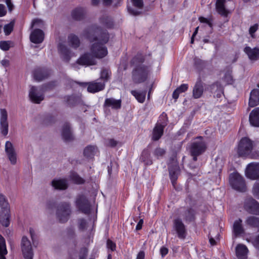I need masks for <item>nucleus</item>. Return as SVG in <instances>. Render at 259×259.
Returning a JSON list of instances; mask_svg holds the SVG:
<instances>
[{
  "label": "nucleus",
  "instance_id": "f257e3e1",
  "mask_svg": "<svg viewBox=\"0 0 259 259\" xmlns=\"http://www.w3.org/2000/svg\"><path fill=\"white\" fill-rule=\"evenodd\" d=\"M83 35L91 42L95 41L90 48L92 55L98 59H102L107 56L108 50L105 44L109 40V34L106 30L93 26L85 30Z\"/></svg>",
  "mask_w": 259,
  "mask_h": 259
},
{
  "label": "nucleus",
  "instance_id": "f03ea898",
  "mask_svg": "<svg viewBox=\"0 0 259 259\" xmlns=\"http://www.w3.org/2000/svg\"><path fill=\"white\" fill-rule=\"evenodd\" d=\"M149 73L148 68L143 64L135 67L132 72V79L135 83L144 82L148 78Z\"/></svg>",
  "mask_w": 259,
  "mask_h": 259
},
{
  "label": "nucleus",
  "instance_id": "7ed1b4c3",
  "mask_svg": "<svg viewBox=\"0 0 259 259\" xmlns=\"http://www.w3.org/2000/svg\"><path fill=\"white\" fill-rule=\"evenodd\" d=\"M253 142L247 137L242 138L238 144L237 153L239 156L246 157L251 152Z\"/></svg>",
  "mask_w": 259,
  "mask_h": 259
},
{
  "label": "nucleus",
  "instance_id": "20e7f679",
  "mask_svg": "<svg viewBox=\"0 0 259 259\" xmlns=\"http://www.w3.org/2000/svg\"><path fill=\"white\" fill-rule=\"evenodd\" d=\"M229 182L232 187L238 191L246 190V185L243 177L238 173H232L230 175Z\"/></svg>",
  "mask_w": 259,
  "mask_h": 259
},
{
  "label": "nucleus",
  "instance_id": "39448f33",
  "mask_svg": "<svg viewBox=\"0 0 259 259\" xmlns=\"http://www.w3.org/2000/svg\"><path fill=\"white\" fill-rule=\"evenodd\" d=\"M21 248L24 259H33L34 252L32 244L28 238L23 236L21 240Z\"/></svg>",
  "mask_w": 259,
  "mask_h": 259
},
{
  "label": "nucleus",
  "instance_id": "423d86ee",
  "mask_svg": "<svg viewBox=\"0 0 259 259\" xmlns=\"http://www.w3.org/2000/svg\"><path fill=\"white\" fill-rule=\"evenodd\" d=\"M206 149V145L202 140L201 137H198L196 141H194L191 145L190 152L193 157V160L196 161L197 157L203 153Z\"/></svg>",
  "mask_w": 259,
  "mask_h": 259
},
{
  "label": "nucleus",
  "instance_id": "0eeeda50",
  "mask_svg": "<svg viewBox=\"0 0 259 259\" xmlns=\"http://www.w3.org/2000/svg\"><path fill=\"white\" fill-rule=\"evenodd\" d=\"M70 213V205L67 203H64L58 206L56 215L59 221L61 223H64L67 221Z\"/></svg>",
  "mask_w": 259,
  "mask_h": 259
},
{
  "label": "nucleus",
  "instance_id": "6e6552de",
  "mask_svg": "<svg viewBox=\"0 0 259 259\" xmlns=\"http://www.w3.org/2000/svg\"><path fill=\"white\" fill-rule=\"evenodd\" d=\"M45 89L31 86L29 92V97L34 103L38 104L44 99Z\"/></svg>",
  "mask_w": 259,
  "mask_h": 259
},
{
  "label": "nucleus",
  "instance_id": "1a4fd4ad",
  "mask_svg": "<svg viewBox=\"0 0 259 259\" xmlns=\"http://www.w3.org/2000/svg\"><path fill=\"white\" fill-rule=\"evenodd\" d=\"M244 207L249 213L259 215V203L253 198H246L244 201Z\"/></svg>",
  "mask_w": 259,
  "mask_h": 259
},
{
  "label": "nucleus",
  "instance_id": "9d476101",
  "mask_svg": "<svg viewBox=\"0 0 259 259\" xmlns=\"http://www.w3.org/2000/svg\"><path fill=\"white\" fill-rule=\"evenodd\" d=\"M0 118V130L2 134L5 136L7 135L9 130L8 121V113L5 109H1Z\"/></svg>",
  "mask_w": 259,
  "mask_h": 259
},
{
  "label": "nucleus",
  "instance_id": "9b49d317",
  "mask_svg": "<svg viewBox=\"0 0 259 259\" xmlns=\"http://www.w3.org/2000/svg\"><path fill=\"white\" fill-rule=\"evenodd\" d=\"M5 150L7 156L12 164H15L17 162V153L13 144L10 141L5 143Z\"/></svg>",
  "mask_w": 259,
  "mask_h": 259
},
{
  "label": "nucleus",
  "instance_id": "f8f14e48",
  "mask_svg": "<svg viewBox=\"0 0 259 259\" xmlns=\"http://www.w3.org/2000/svg\"><path fill=\"white\" fill-rule=\"evenodd\" d=\"M246 177L252 180L259 178V163H251L247 165L246 169Z\"/></svg>",
  "mask_w": 259,
  "mask_h": 259
},
{
  "label": "nucleus",
  "instance_id": "ddd939ff",
  "mask_svg": "<svg viewBox=\"0 0 259 259\" xmlns=\"http://www.w3.org/2000/svg\"><path fill=\"white\" fill-rule=\"evenodd\" d=\"M58 53L62 59L65 61L69 62L73 54L70 50L63 43H59L57 47Z\"/></svg>",
  "mask_w": 259,
  "mask_h": 259
},
{
  "label": "nucleus",
  "instance_id": "4468645a",
  "mask_svg": "<svg viewBox=\"0 0 259 259\" xmlns=\"http://www.w3.org/2000/svg\"><path fill=\"white\" fill-rule=\"evenodd\" d=\"M77 208L85 214H88L90 211V204L86 197L83 195L79 196L76 201Z\"/></svg>",
  "mask_w": 259,
  "mask_h": 259
},
{
  "label": "nucleus",
  "instance_id": "2eb2a0df",
  "mask_svg": "<svg viewBox=\"0 0 259 259\" xmlns=\"http://www.w3.org/2000/svg\"><path fill=\"white\" fill-rule=\"evenodd\" d=\"M174 228L176 231L178 236L181 239H184L186 236L185 226L182 220L176 219L174 221Z\"/></svg>",
  "mask_w": 259,
  "mask_h": 259
},
{
  "label": "nucleus",
  "instance_id": "dca6fc26",
  "mask_svg": "<svg viewBox=\"0 0 259 259\" xmlns=\"http://www.w3.org/2000/svg\"><path fill=\"white\" fill-rule=\"evenodd\" d=\"M77 63L81 65H94L96 64L95 58L91 54L85 53L82 55L77 60Z\"/></svg>",
  "mask_w": 259,
  "mask_h": 259
},
{
  "label": "nucleus",
  "instance_id": "f3484780",
  "mask_svg": "<svg viewBox=\"0 0 259 259\" xmlns=\"http://www.w3.org/2000/svg\"><path fill=\"white\" fill-rule=\"evenodd\" d=\"M166 125V119L161 123H158L155 125L153 131L152 139L154 141H157L162 136L163 130Z\"/></svg>",
  "mask_w": 259,
  "mask_h": 259
},
{
  "label": "nucleus",
  "instance_id": "a211bd4d",
  "mask_svg": "<svg viewBox=\"0 0 259 259\" xmlns=\"http://www.w3.org/2000/svg\"><path fill=\"white\" fill-rule=\"evenodd\" d=\"M204 91L203 82L201 80H198L195 83L192 91V96L194 99L201 98Z\"/></svg>",
  "mask_w": 259,
  "mask_h": 259
},
{
  "label": "nucleus",
  "instance_id": "6ab92c4d",
  "mask_svg": "<svg viewBox=\"0 0 259 259\" xmlns=\"http://www.w3.org/2000/svg\"><path fill=\"white\" fill-rule=\"evenodd\" d=\"M88 91L90 93H95L102 91L105 88V83L98 82L97 80L88 83Z\"/></svg>",
  "mask_w": 259,
  "mask_h": 259
},
{
  "label": "nucleus",
  "instance_id": "aec40b11",
  "mask_svg": "<svg viewBox=\"0 0 259 259\" xmlns=\"http://www.w3.org/2000/svg\"><path fill=\"white\" fill-rule=\"evenodd\" d=\"M30 39L34 44L42 42L44 39V32L39 29H34L30 35Z\"/></svg>",
  "mask_w": 259,
  "mask_h": 259
},
{
  "label": "nucleus",
  "instance_id": "412c9836",
  "mask_svg": "<svg viewBox=\"0 0 259 259\" xmlns=\"http://www.w3.org/2000/svg\"><path fill=\"white\" fill-rule=\"evenodd\" d=\"M244 51L247 55L248 58L251 61H255L259 60V49L257 48H251L246 47Z\"/></svg>",
  "mask_w": 259,
  "mask_h": 259
},
{
  "label": "nucleus",
  "instance_id": "4be33fe9",
  "mask_svg": "<svg viewBox=\"0 0 259 259\" xmlns=\"http://www.w3.org/2000/svg\"><path fill=\"white\" fill-rule=\"evenodd\" d=\"M249 120L251 125L259 127V108H256L251 111Z\"/></svg>",
  "mask_w": 259,
  "mask_h": 259
},
{
  "label": "nucleus",
  "instance_id": "5701e85b",
  "mask_svg": "<svg viewBox=\"0 0 259 259\" xmlns=\"http://www.w3.org/2000/svg\"><path fill=\"white\" fill-rule=\"evenodd\" d=\"M168 168L170 178L172 184L174 185L180 172L179 166L176 162H175L173 165L169 166Z\"/></svg>",
  "mask_w": 259,
  "mask_h": 259
},
{
  "label": "nucleus",
  "instance_id": "b1692460",
  "mask_svg": "<svg viewBox=\"0 0 259 259\" xmlns=\"http://www.w3.org/2000/svg\"><path fill=\"white\" fill-rule=\"evenodd\" d=\"M121 101L116 100L113 98L106 99L104 106L105 107H111L114 109H118L121 108Z\"/></svg>",
  "mask_w": 259,
  "mask_h": 259
},
{
  "label": "nucleus",
  "instance_id": "393cba45",
  "mask_svg": "<svg viewBox=\"0 0 259 259\" xmlns=\"http://www.w3.org/2000/svg\"><path fill=\"white\" fill-rule=\"evenodd\" d=\"M249 106L253 107L259 104V90L254 89L250 93Z\"/></svg>",
  "mask_w": 259,
  "mask_h": 259
},
{
  "label": "nucleus",
  "instance_id": "a878e982",
  "mask_svg": "<svg viewBox=\"0 0 259 259\" xmlns=\"http://www.w3.org/2000/svg\"><path fill=\"white\" fill-rule=\"evenodd\" d=\"M248 249L243 244H239L236 247V254L238 259H246Z\"/></svg>",
  "mask_w": 259,
  "mask_h": 259
},
{
  "label": "nucleus",
  "instance_id": "bb28decb",
  "mask_svg": "<svg viewBox=\"0 0 259 259\" xmlns=\"http://www.w3.org/2000/svg\"><path fill=\"white\" fill-rule=\"evenodd\" d=\"M98 152V148L93 145L87 146L83 150V155L87 158L92 159Z\"/></svg>",
  "mask_w": 259,
  "mask_h": 259
},
{
  "label": "nucleus",
  "instance_id": "cd10ccee",
  "mask_svg": "<svg viewBox=\"0 0 259 259\" xmlns=\"http://www.w3.org/2000/svg\"><path fill=\"white\" fill-rule=\"evenodd\" d=\"M62 136L65 141H70L73 139V136L68 123H65L63 127Z\"/></svg>",
  "mask_w": 259,
  "mask_h": 259
},
{
  "label": "nucleus",
  "instance_id": "c85d7f7f",
  "mask_svg": "<svg viewBox=\"0 0 259 259\" xmlns=\"http://www.w3.org/2000/svg\"><path fill=\"white\" fill-rule=\"evenodd\" d=\"M67 42L68 45L73 49L78 48L80 44L78 37L74 34H70L68 35Z\"/></svg>",
  "mask_w": 259,
  "mask_h": 259
},
{
  "label": "nucleus",
  "instance_id": "c756f323",
  "mask_svg": "<svg viewBox=\"0 0 259 259\" xmlns=\"http://www.w3.org/2000/svg\"><path fill=\"white\" fill-rule=\"evenodd\" d=\"M52 184L53 187L56 189L65 190L68 187V183L66 179L54 180Z\"/></svg>",
  "mask_w": 259,
  "mask_h": 259
},
{
  "label": "nucleus",
  "instance_id": "7c9ffc66",
  "mask_svg": "<svg viewBox=\"0 0 259 259\" xmlns=\"http://www.w3.org/2000/svg\"><path fill=\"white\" fill-rule=\"evenodd\" d=\"M10 212L9 204L6 197L0 193V212Z\"/></svg>",
  "mask_w": 259,
  "mask_h": 259
},
{
  "label": "nucleus",
  "instance_id": "2f4dec72",
  "mask_svg": "<svg viewBox=\"0 0 259 259\" xmlns=\"http://www.w3.org/2000/svg\"><path fill=\"white\" fill-rule=\"evenodd\" d=\"M242 221L239 219L235 221L233 224V232L236 236L240 235L244 232V229L242 225Z\"/></svg>",
  "mask_w": 259,
  "mask_h": 259
},
{
  "label": "nucleus",
  "instance_id": "473e14b6",
  "mask_svg": "<svg viewBox=\"0 0 259 259\" xmlns=\"http://www.w3.org/2000/svg\"><path fill=\"white\" fill-rule=\"evenodd\" d=\"M140 160L146 165H151L152 164L150 153L147 149H145L143 151L140 157Z\"/></svg>",
  "mask_w": 259,
  "mask_h": 259
},
{
  "label": "nucleus",
  "instance_id": "72a5a7b5",
  "mask_svg": "<svg viewBox=\"0 0 259 259\" xmlns=\"http://www.w3.org/2000/svg\"><path fill=\"white\" fill-rule=\"evenodd\" d=\"M7 253L5 239L0 235V259H6L5 255Z\"/></svg>",
  "mask_w": 259,
  "mask_h": 259
},
{
  "label": "nucleus",
  "instance_id": "f704fd0d",
  "mask_svg": "<svg viewBox=\"0 0 259 259\" xmlns=\"http://www.w3.org/2000/svg\"><path fill=\"white\" fill-rule=\"evenodd\" d=\"M10 212H0V222L3 226L7 227L10 224Z\"/></svg>",
  "mask_w": 259,
  "mask_h": 259
},
{
  "label": "nucleus",
  "instance_id": "c9c22d12",
  "mask_svg": "<svg viewBox=\"0 0 259 259\" xmlns=\"http://www.w3.org/2000/svg\"><path fill=\"white\" fill-rule=\"evenodd\" d=\"M84 14L85 12L83 9L81 8H78L73 10L71 15L74 19L80 20L83 18Z\"/></svg>",
  "mask_w": 259,
  "mask_h": 259
},
{
  "label": "nucleus",
  "instance_id": "e433bc0d",
  "mask_svg": "<svg viewBox=\"0 0 259 259\" xmlns=\"http://www.w3.org/2000/svg\"><path fill=\"white\" fill-rule=\"evenodd\" d=\"M131 93L139 102L142 103L144 102L146 97V92L142 93L135 90H132Z\"/></svg>",
  "mask_w": 259,
  "mask_h": 259
},
{
  "label": "nucleus",
  "instance_id": "4c0bfd02",
  "mask_svg": "<svg viewBox=\"0 0 259 259\" xmlns=\"http://www.w3.org/2000/svg\"><path fill=\"white\" fill-rule=\"evenodd\" d=\"M246 223L250 226L259 228V218L253 216L249 217L246 220Z\"/></svg>",
  "mask_w": 259,
  "mask_h": 259
},
{
  "label": "nucleus",
  "instance_id": "58836bf2",
  "mask_svg": "<svg viewBox=\"0 0 259 259\" xmlns=\"http://www.w3.org/2000/svg\"><path fill=\"white\" fill-rule=\"evenodd\" d=\"M47 76L41 70H36L34 72V78L37 81H40Z\"/></svg>",
  "mask_w": 259,
  "mask_h": 259
},
{
  "label": "nucleus",
  "instance_id": "ea45409f",
  "mask_svg": "<svg viewBox=\"0 0 259 259\" xmlns=\"http://www.w3.org/2000/svg\"><path fill=\"white\" fill-rule=\"evenodd\" d=\"M80 97L75 96H71L67 97V102L70 105H74L80 101Z\"/></svg>",
  "mask_w": 259,
  "mask_h": 259
},
{
  "label": "nucleus",
  "instance_id": "a19ab883",
  "mask_svg": "<svg viewBox=\"0 0 259 259\" xmlns=\"http://www.w3.org/2000/svg\"><path fill=\"white\" fill-rule=\"evenodd\" d=\"M111 75V72L107 69H103L102 70L100 74V79L104 80L103 82L107 81Z\"/></svg>",
  "mask_w": 259,
  "mask_h": 259
},
{
  "label": "nucleus",
  "instance_id": "79ce46f5",
  "mask_svg": "<svg viewBox=\"0 0 259 259\" xmlns=\"http://www.w3.org/2000/svg\"><path fill=\"white\" fill-rule=\"evenodd\" d=\"M71 179L76 184H81L84 182V180L80 177L77 174L72 173L70 175Z\"/></svg>",
  "mask_w": 259,
  "mask_h": 259
},
{
  "label": "nucleus",
  "instance_id": "37998d69",
  "mask_svg": "<svg viewBox=\"0 0 259 259\" xmlns=\"http://www.w3.org/2000/svg\"><path fill=\"white\" fill-rule=\"evenodd\" d=\"M194 211L192 209H189L185 212V219L186 221H192L194 219Z\"/></svg>",
  "mask_w": 259,
  "mask_h": 259
},
{
  "label": "nucleus",
  "instance_id": "c03bdc74",
  "mask_svg": "<svg viewBox=\"0 0 259 259\" xmlns=\"http://www.w3.org/2000/svg\"><path fill=\"white\" fill-rule=\"evenodd\" d=\"M165 153V150L161 148L158 147L156 148L153 154L154 156H155L157 158H159L160 157H162Z\"/></svg>",
  "mask_w": 259,
  "mask_h": 259
},
{
  "label": "nucleus",
  "instance_id": "a18cd8bd",
  "mask_svg": "<svg viewBox=\"0 0 259 259\" xmlns=\"http://www.w3.org/2000/svg\"><path fill=\"white\" fill-rule=\"evenodd\" d=\"M11 44L10 41H1L0 48L5 51H8L11 47Z\"/></svg>",
  "mask_w": 259,
  "mask_h": 259
},
{
  "label": "nucleus",
  "instance_id": "49530a36",
  "mask_svg": "<svg viewBox=\"0 0 259 259\" xmlns=\"http://www.w3.org/2000/svg\"><path fill=\"white\" fill-rule=\"evenodd\" d=\"M44 25V23L42 20L39 19H34L31 23V28H33L34 26L38 27H42Z\"/></svg>",
  "mask_w": 259,
  "mask_h": 259
},
{
  "label": "nucleus",
  "instance_id": "de8ad7c7",
  "mask_svg": "<svg viewBox=\"0 0 259 259\" xmlns=\"http://www.w3.org/2000/svg\"><path fill=\"white\" fill-rule=\"evenodd\" d=\"M252 193L256 198H259V182L254 184L252 189Z\"/></svg>",
  "mask_w": 259,
  "mask_h": 259
},
{
  "label": "nucleus",
  "instance_id": "09e8293b",
  "mask_svg": "<svg viewBox=\"0 0 259 259\" xmlns=\"http://www.w3.org/2000/svg\"><path fill=\"white\" fill-rule=\"evenodd\" d=\"M4 29L5 34L6 35H9L13 30V24L12 23L8 24L4 26Z\"/></svg>",
  "mask_w": 259,
  "mask_h": 259
},
{
  "label": "nucleus",
  "instance_id": "8fccbe9b",
  "mask_svg": "<svg viewBox=\"0 0 259 259\" xmlns=\"http://www.w3.org/2000/svg\"><path fill=\"white\" fill-rule=\"evenodd\" d=\"M258 28L257 24H255L251 26L249 29V33L252 37H254V33L257 31Z\"/></svg>",
  "mask_w": 259,
  "mask_h": 259
},
{
  "label": "nucleus",
  "instance_id": "3c124183",
  "mask_svg": "<svg viewBox=\"0 0 259 259\" xmlns=\"http://www.w3.org/2000/svg\"><path fill=\"white\" fill-rule=\"evenodd\" d=\"M133 5L139 9H142L143 7V0H132Z\"/></svg>",
  "mask_w": 259,
  "mask_h": 259
},
{
  "label": "nucleus",
  "instance_id": "603ef678",
  "mask_svg": "<svg viewBox=\"0 0 259 259\" xmlns=\"http://www.w3.org/2000/svg\"><path fill=\"white\" fill-rule=\"evenodd\" d=\"M117 143L118 142L113 139H108L106 141V145L112 147H115Z\"/></svg>",
  "mask_w": 259,
  "mask_h": 259
},
{
  "label": "nucleus",
  "instance_id": "864d4df0",
  "mask_svg": "<svg viewBox=\"0 0 259 259\" xmlns=\"http://www.w3.org/2000/svg\"><path fill=\"white\" fill-rule=\"evenodd\" d=\"M188 89V84H182L179 87H178L177 90L180 93H183L186 92Z\"/></svg>",
  "mask_w": 259,
  "mask_h": 259
},
{
  "label": "nucleus",
  "instance_id": "5fc2aeb1",
  "mask_svg": "<svg viewBox=\"0 0 259 259\" xmlns=\"http://www.w3.org/2000/svg\"><path fill=\"white\" fill-rule=\"evenodd\" d=\"M107 245L108 248H110L112 251L115 249L116 245L112 241L108 240L107 242Z\"/></svg>",
  "mask_w": 259,
  "mask_h": 259
},
{
  "label": "nucleus",
  "instance_id": "6e6d98bb",
  "mask_svg": "<svg viewBox=\"0 0 259 259\" xmlns=\"http://www.w3.org/2000/svg\"><path fill=\"white\" fill-rule=\"evenodd\" d=\"M79 227L80 229H84L87 225L86 221L83 219H80L78 221Z\"/></svg>",
  "mask_w": 259,
  "mask_h": 259
},
{
  "label": "nucleus",
  "instance_id": "4d7b16f0",
  "mask_svg": "<svg viewBox=\"0 0 259 259\" xmlns=\"http://www.w3.org/2000/svg\"><path fill=\"white\" fill-rule=\"evenodd\" d=\"M128 10L130 14H131L132 15H134V16H137V15H140L141 13V11L136 10L133 8H128Z\"/></svg>",
  "mask_w": 259,
  "mask_h": 259
},
{
  "label": "nucleus",
  "instance_id": "13d9d810",
  "mask_svg": "<svg viewBox=\"0 0 259 259\" xmlns=\"http://www.w3.org/2000/svg\"><path fill=\"white\" fill-rule=\"evenodd\" d=\"M215 161L218 164V168L219 170H221L223 164H224V161L221 158H217L215 159Z\"/></svg>",
  "mask_w": 259,
  "mask_h": 259
},
{
  "label": "nucleus",
  "instance_id": "bf43d9fd",
  "mask_svg": "<svg viewBox=\"0 0 259 259\" xmlns=\"http://www.w3.org/2000/svg\"><path fill=\"white\" fill-rule=\"evenodd\" d=\"M6 10L4 5L0 4V17L5 16L6 14Z\"/></svg>",
  "mask_w": 259,
  "mask_h": 259
},
{
  "label": "nucleus",
  "instance_id": "052dcab7",
  "mask_svg": "<svg viewBox=\"0 0 259 259\" xmlns=\"http://www.w3.org/2000/svg\"><path fill=\"white\" fill-rule=\"evenodd\" d=\"M199 20L200 22L205 23L207 24L210 27L212 26L211 23L209 20H208L206 18L201 17L199 18Z\"/></svg>",
  "mask_w": 259,
  "mask_h": 259
},
{
  "label": "nucleus",
  "instance_id": "680f3d73",
  "mask_svg": "<svg viewBox=\"0 0 259 259\" xmlns=\"http://www.w3.org/2000/svg\"><path fill=\"white\" fill-rule=\"evenodd\" d=\"M160 251L162 257H163L167 254L168 249L166 247H162L160 248Z\"/></svg>",
  "mask_w": 259,
  "mask_h": 259
},
{
  "label": "nucleus",
  "instance_id": "e2e57ef3",
  "mask_svg": "<svg viewBox=\"0 0 259 259\" xmlns=\"http://www.w3.org/2000/svg\"><path fill=\"white\" fill-rule=\"evenodd\" d=\"M145 253L143 251H141L139 252L137 256L136 259H144Z\"/></svg>",
  "mask_w": 259,
  "mask_h": 259
},
{
  "label": "nucleus",
  "instance_id": "0e129e2a",
  "mask_svg": "<svg viewBox=\"0 0 259 259\" xmlns=\"http://www.w3.org/2000/svg\"><path fill=\"white\" fill-rule=\"evenodd\" d=\"M143 224V220L142 219H141L139 221V222H138V224L137 225L136 229L137 230H141Z\"/></svg>",
  "mask_w": 259,
  "mask_h": 259
},
{
  "label": "nucleus",
  "instance_id": "69168bd1",
  "mask_svg": "<svg viewBox=\"0 0 259 259\" xmlns=\"http://www.w3.org/2000/svg\"><path fill=\"white\" fill-rule=\"evenodd\" d=\"M1 64L4 67H7L9 65L10 63L8 60L4 59L1 61Z\"/></svg>",
  "mask_w": 259,
  "mask_h": 259
},
{
  "label": "nucleus",
  "instance_id": "338daca9",
  "mask_svg": "<svg viewBox=\"0 0 259 259\" xmlns=\"http://www.w3.org/2000/svg\"><path fill=\"white\" fill-rule=\"evenodd\" d=\"M180 94V93L178 91V90H177V89L175 90L172 94L173 98L175 99V100H177L179 98Z\"/></svg>",
  "mask_w": 259,
  "mask_h": 259
},
{
  "label": "nucleus",
  "instance_id": "774afa93",
  "mask_svg": "<svg viewBox=\"0 0 259 259\" xmlns=\"http://www.w3.org/2000/svg\"><path fill=\"white\" fill-rule=\"evenodd\" d=\"M101 0H91V4L92 6H97Z\"/></svg>",
  "mask_w": 259,
  "mask_h": 259
}]
</instances>
